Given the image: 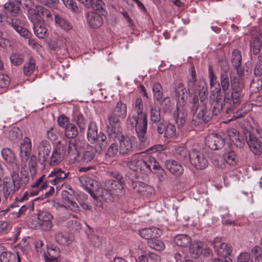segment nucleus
I'll return each mask as SVG.
<instances>
[{"instance_id": "nucleus-60", "label": "nucleus", "mask_w": 262, "mask_h": 262, "mask_svg": "<svg viewBox=\"0 0 262 262\" xmlns=\"http://www.w3.org/2000/svg\"><path fill=\"white\" fill-rule=\"evenodd\" d=\"M58 125L61 127L64 128L70 122L69 118L64 115L60 116L57 119Z\"/></svg>"}, {"instance_id": "nucleus-2", "label": "nucleus", "mask_w": 262, "mask_h": 262, "mask_svg": "<svg viewBox=\"0 0 262 262\" xmlns=\"http://www.w3.org/2000/svg\"><path fill=\"white\" fill-rule=\"evenodd\" d=\"M117 180H108L107 182V184H111V187H107L109 190L102 188H99L96 191V197L101 201H105L107 200H111L112 194H118V192H120L123 189V185L119 181L121 176L119 173H115Z\"/></svg>"}, {"instance_id": "nucleus-45", "label": "nucleus", "mask_w": 262, "mask_h": 262, "mask_svg": "<svg viewBox=\"0 0 262 262\" xmlns=\"http://www.w3.org/2000/svg\"><path fill=\"white\" fill-rule=\"evenodd\" d=\"M154 98L157 101H161L162 98V88L159 83H156L152 86Z\"/></svg>"}, {"instance_id": "nucleus-29", "label": "nucleus", "mask_w": 262, "mask_h": 262, "mask_svg": "<svg viewBox=\"0 0 262 262\" xmlns=\"http://www.w3.org/2000/svg\"><path fill=\"white\" fill-rule=\"evenodd\" d=\"M55 239L57 242L63 246L70 245L74 239L73 235L61 231H59L56 234Z\"/></svg>"}, {"instance_id": "nucleus-30", "label": "nucleus", "mask_w": 262, "mask_h": 262, "mask_svg": "<svg viewBox=\"0 0 262 262\" xmlns=\"http://www.w3.org/2000/svg\"><path fill=\"white\" fill-rule=\"evenodd\" d=\"M51 147L47 141H42L38 147V155L43 162L49 158Z\"/></svg>"}, {"instance_id": "nucleus-32", "label": "nucleus", "mask_w": 262, "mask_h": 262, "mask_svg": "<svg viewBox=\"0 0 262 262\" xmlns=\"http://www.w3.org/2000/svg\"><path fill=\"white\" fill-rule=\"evenodd\" d=\"M68 173L62 171L61 169H54L52 171L48 177H54V179L51 181V183L53 185H55L58 183L61 182L65 178H67Z\"/></svg>"}, {"instance_id": "nucleus-9", "label": "nucleus", "mask_w": 262, "mask_h": 262, "mask_svg": "<svg viewBox=\"0 0 262 262\" xmlns=\"http://www.w3.org/2000/svg\"><path fill=\"white\" fill-rule=\"evenodd\" d=\"M249 136L247 143L250 150L255 155H259L262 151V132L256 130Z\"/></svg>"}, {"instance_id": "nucleus-5", "label": "nucleus", "mask_w": 262, "mask_h": 262, "mask_svg": "<svg viewBox=\"0 0 262 262\" xmlns=\"http://www.w3.org/2000/svg\"><path fill=\"white\" fill-rule=\"evenodd\" d=\"M72 121V122H70L64 128L65 135L68 138H75L78 134V131L75 123L78 126L80 132H84L85 127V120L81 114L75 117Z\"/></svg>"}, {"instance_id": "nucleus-40", "label": "nucleus", "mask_w": 262, "mask_h": 262, "mask_svg": "<svg viewBox=\"0 0 262 262\" xmlns=\"http://www.w3.org/2000/svg\"><path fill=\"white\" fill-rule=\"evenodd\" d=\"M36 70L35 60L31 58L25 63L23 67V72L25 76H29L33 74Z\"/></svg>"}, {"instance_id": "nucleus-38", "label": "nucleus", "mask_w": 262, "mask_h": 262, "mask_svg": "<svg viewBox=\"0 0 262 262\" xmlns=\"http://www.w3.org/2000/svg\"><path fill=\"white\" fill-rule=\"evenodd\" d=\"M112 113L115 114L122 119H124L127 114V107L125 103L120 101L118 102L116 105L115 108Z\"/></svg>"}, {"instance_id": "nucleus-59", "label": "nucleus", "mask_w": 262, "mask_h": 262, "mask_svg": "<svg viewBox=\"0 0 262 262\" xmlns=\"http://www.w3.org/2000/svg\"><path fill=\"white\" fill-rule=\"evenodd\" d=\"M94 157V154L92 150H86L83 152L82 161L84 162L88 163L91 161Z\"/></svg>"}, {"instance_id": "nucleus-63", "label": "nucleus", "mask_w": 262, "mask_h": 262, "mask_svg": "<svg viewBox=\"0 0 262 262\" xmlns=\"http://www.w3.org/2000/svg\"><path fill=\"white\" fill-rule=\"evenodd\" d=\"M72 193V190H70V191L63 190L62 191L61 195L62 198L67 202V203H68L70 202V201L72 200L73 196Z\"/></svg>"}, {"instance_id": "nucleus-35", "label": "nucleus", "mask_w": 262, "mask_h": 262, "mask_svg": "<svg viewBox=\"0 0 262 262\" xmlns=\"http://www.w3.org/2000/svg\"><path fill=\"white\" fill-rule=\"evenodd\" d=\"M203 244L201 242L192 243L189 248L190 253L194 258L199 257L203 253Z\"/></svg>"}, {"instance_id": "nucleus-36", "label": "nucleus", "mask_w": 262, "mask_h": 262, "mask_svg": "<svg viewBox=\"0 0 262 262\" xmlns=\"http://www.w3.org/2000/svg\"><path fill=\"white\" fill-rule=\"evenodd\" d=\"M11 174H15L17 175V178L16 179L15 184L16 185L19 186V188L20 186L26 185L29 180V177L28 173L26 171H21L20 176L18 174V172L13 171V172L11 173Z\"/></svg>"}, {"instance_id": "nucleus-31", "label": "nucleus", "mask_w": 262, "mask_h": 262, "mask_svg": "<svg viewBox=\"0 0 262 262\" xmlns=\"http://www.w3.org/2000/svg\"><path fill=\"white\" fill-rule=\"evenodd\" d=\"M20 1H8L4 5L6 13L15 16L20 11Z\"/></svg>"}, {"instance_id": "nucleus-33", "label": "nucleus", "mask_w": 262, "mask_h": 262, "mask_svg": "<svg viewBox=\"0 0 262 262\" xmlns=\"http://www.w3.org/2000/svg\"><path fill=\"white\" fill-rule=\"evenodd\" d=\"M224 142L226 141L228 143L238 145V142L241 143L237 131L234 128H231L227 131V136L225 137Z\"/></svg>"}, {"instance_id": "nucleus-7", "label": "nucleus", "mask_w": 262, "mask_h": 262, "mask_svg": "<svg viewBox=\"0 0 262 262\" xmlns=\"http://www.w3.org/2000/svg\"><path fill=\"white\" fill-rule=\"evenodd\" d=\"M209 77L210 85L211 86V96L213 99H215L217 102V108L219 111L222 108V95L219 83L217 81V78L214 74L211 67L209 68Z\"/></svg>"}, {"instance_id": "nucleus-11", "label": "nucleus", "mask_w": 262, "mask_h": 262, "mask_svg": "<svg viewBox=\"0 0 262 262\" xmlns=\"http://www.w3.org/2000/svg\"><path fill=\"white\" fill-rule=\"evenodd\" d=\"M189 159L190 163L196 168L203 169L208 165V160L204 154L199 150L193 149L189 152Z\"/></svg>"}, {"instance_id": "nucleus-42", "label": "nucleus", "mask_w": 262, "mask_h": 262, "mask_svg": "<svg viewBox=\"0 0 262 262\" xmlns=\"http://www.w3.org/2000/svg\"><path fill=\"white\" fill-rule=\"evenodd\" d=\"M55 22L56 25L59 26L64 31H68L72 28V25L67 20L59 15H55Z\"/></svg>"}, {"instance_id": "nucleus-1", "label": "nucleus", "mask_w": 262, "mask_h": 262, "mask_svg": "<svg viewBox=\"0 0 262 262\" xmlns=\"http://www.w3.org/2000/svg\"><path fill=\"white\" fill-rule=\"evenodd\" d=\"M134 109L137 115L129 116L127 121L132 125L135 126L139 139L143 142L145 140L144 134L147 130V121L146 115L143 113V101L140 98L136 99Z\"/></svg>"}, {"instance_id": "nucleus-8", "label": "nucleus", "mask_w": 262, "mask_h": 262, "mask_svg": "<svg viewBox=\"0 0 262 262\" xmlns=\"http://www.w3.org/2000/svg\"><path fill=\"white\" fill-rule=\"evenodd\" d=\"M120 117L115 115V114L111 113L107 117L106 122L107 131L110 138H116L118 136L120 131Z\"/></svg>"}, {"instance_id": "nucleus-21", "label": "nucleus", "mask_w": 262, "mask_h": 262, "mask_svg": "<svg viewBox=\"0 0 262 262\" xmlns=\"http://www.w3.org/2000/svg\"><path fill=\"white\" fill-rule=\"evenodd\" d=\"M63 144H59L56 148L53 151L51 157L50 164L51 165L55 166L59 164L62 160L64 156H66V151Z\"/></svg>"}, {"instance_id": "nucleus-23", "label": "nucleus", "mask_w": 262, "mask_h": 262, "mask_svg": "<svg viewBox=\"0 0 262 262\" xmlns=\"http://www.w3.org/2000/svg\"><path fill=\"white\" fill-rule=\"evenodd\" d=\"M165 166L169 172L176 176L181 175L184 172V168L181 164L173 160H166Z\"/></svg>"}, {"instance_id": "nucleus-51", "label": "nucleus", "mask_w": 262, "mask_h": 262, "mask_svg": "<svg viewBox=\"0 0 262 262\" xmlns=\"http://www.w3.org/2000/svg\"><path fill=\"white\" fill-rule=\"evenodd\" d=\"M237 261V262H253V258L250 254L244 252L238 255Z\"/></svg>"}, {"instance_id": "nucleus-16", "label": "nucleus", "mask_w": 262, "mask_h": 262, "mask_svg": "<svg viewBox=\"0 0 262 262\" xmlns=\"http://www.w3.org/2000/svg\"><path fill=\"white\" fill-rule=\"evenodd\" d=\"M2 157L5 163L13 167L14 170L18 171L19 164L16 161L14 152L10 148H5L2 150Z\"/></svg>"}, {"instance_id": "nucleus-37", "label": "nucleus", "mask_w": 262, "mask_h": 262, "mask_svg": "<svg viewBox=\"0 0 262 262\" xmlns=\"http://www.w3.org/2000/svg\"><path fill=\"white\" fill-rule=\"evenodd\" d=\"M59 250L58 248L49 247L48 248L47 253L44 254L43 256L46 262H51L55 260L58 256Z\"/></svg>"}, {"instance_id": "nucleus-46", "label": "nucleus", "mask_w": 262, "mask_h": 262, "mask_svg": "<svg viewBox=\"0 0 262 262\" xmlns=\"http://www.w3.org/2000/svg\"><path fill=\"white\" fill-rule=\"evenodd\" d=\"M150 119L154 122H158L160 119V114L159 108L155 105L150 106Z\"/></svg>"}, {"instance_id": "nucleus-18", "label": "nucleus", "mask_w": 262, "mask_h": 262, "mask_svg": "<svg viewBox=\"0 0 262 262\" xmlns=\"http://www.w3.org/2000/svg\"><path fill=\"white\" fill-rule=\"evenodd\" d=\"M32 150V143L28 137H25L20 145V157L23 162H26L29 158Z\"/></svg>"}, {"instance_id": "nucleus-62", "label": "nucleus", "mask_w": 262, "mask_h": 262, "mask_svg": "<svg viewBox=\"0 0 262 262\" xmlns=\"http://www.w3.org/2000/svg\"><path fill=\"white\" fill-rule=\"evenodd\" d=\"M11 228V226L7 222H3L0 224V233H5Z\"/></svg>"}, {"instance_id": "nucleus-27", "label": "nucleus", "mask_w": 262, "mask_h": 262, "mask_svg": "<svg viewBox=\"0 0 262 262\" xmlns=\"http://www.w3.org/2000/svg\"><path fill=\"white\" fill-rule=\"evenodd\" d=\"M45 175H42L31 185L30 193L31 196L38 194L40 191L46 189L48 187L47 183L44 181Z\"/></svg>"}, {"instance_id": "nucleus-57", "label": "nucleus", "mask_w": 262, "mask_h": 262, "mask_svg": "<svg viewBox=\"0 0 262 262\" xmlns=\"http://www.w3.org/2000/svg\"><path fill=\"white\" fill-rule=\"evenodd\" d=\"M118 151V146L115 143H112L107 149L106 155L109 157H114L117 155Z\"/></svg>"}, {"instance_id": "nucleus-20", "label": "nucleus", "mask_w": 262, "mask_h": 262, "mask_svg": "<svg viewBox=\"0 0 262 262\" xmlns=\"http://www.w3.org/2000/svg\"><path fill=\"white\" fill-rule=\"evenodd\" d=\"M102 14L100 12L90 11L87 14V21L90 27L97 28L101 26L103 22Z\"/></svg>"}, {"instance_id": "nucleus-4", "label": "nucleus", "mask_w": 262, "mask_h": 262, "mask_svg": "<svg viewBox=\"0 0 262 262\" xmlns=\"http://www.w3.org/2000/svg\"><path fill=\"white\" fill-rule=\"evenodd\" d=\"M87 138L90 143H96V148L99 151L104 149L106 145V136L101 133L98 134L97 126L94 122H91L89 125Z\"/></svg>"}, {"instance_id": "nucleus-47", "label": "nucleus", "mask_w": 262, "mask_h": 262, "mask_svg": "<svg viewBox=\"0 0 262 262\" xmlns=\"http://www.w3.org/2000/svg\"><path fill=\"white\" fill-rule=\"evenodd\" d=\"M231 61L234 66L237 68L242 63V55L237 50H234L232 52Z\"/></svg>"}, {"instance_id": "nucleus-64", "label": "nucleus", "mask_w": 262, "mask_h": 262, "mask_svg": "<svg viewBox=\"0 0 262 262\" xmlns=\"http://www.w3.org/2000/svg\"><path fill=\"white\" fill-rule=\"evenodd\" d=\"M159 101L160 102L161 106L165 110L168 109L171 106V101L169 97L162 98L161 100Z\"/></svg>"}, {"instance_id": "nucleus-10", "label": "nucleus", "mask_w": 262, "mask_h": 262, "mask_svg": "<svg viewBox=\"0 0 262 262\" xmlns=\"http://www.w3.org/2000/svg\"><path fill=\"white\" fill-rule=\"evenodd\" d=\"M28 12V17L32 23L41 21L43 17H48L50 15V11L40 5L30 7Z\"/></svg>"}, {"instance_id": "nucleus-61", "label": "nucleus", "mask_w": 262, "mask_h": 262, "mask_svg": "<svg viewBox=\"0 0 262 262\" xmlns=\"http://www.w3.org/2000/svg\"><path fill=\"white\" fill-rule=\"evenodd\" d=\"M174 258L177 262H193L189 259L186 257L185 254L177 253L174 255Z\"/></svg>"}, {"instance_id": "nucleus-19", "label": "nucleus", "mask_w": 262, "mask_h": 262, "mask_svg": "<svg viewBox=\"0 0 262 262\" xmlns=\"http://www.w3.org/2000/svg\"><path fill=\"white\" fill-rule=\"evenodd\" d=\"M174 98L177 101V105L184 106L187 99V93L186 88L182 83H179L176 88Z\"/></svg>"}, {"instance_id": "nucleus-44", "label": "nucleus", "mask_w": 262, "mask_h": 262, "mask_svg": "<svg viewBox=\"0 0 262 262\" xmlns=\"http://www.w3.org/2000/svg\"><path fill=\"white\" fill-rule=\"evenodd\" d=\"M79 181L81 186L89 191L91 189V187L93 186L94 183V181L91 178L85 176L80 177Z\"/></svg>"}, {"instance_id": "nucleus-12", "label": "nucleus", "mask_w": 262, "mask_h": 262, "mask_svg": "<svg viewBox=\"0 0 262 262\" xmlns=\"http://www.w3.org/2000/svg\"><path fill=\"white\" fill-rule=\"evenodd\" d=\"M149 164L146 163V158H144L142 154L134 155L128 163V166L130 169L144 172L146 168H149Z\"/></svg>"}, {"instance_id": "nucleus-52", "label": "nucleus", "mask_w": 262, "mask_h": 262, "mask_svg": "<svg viewBox=\"0 0 262 262\" xmlns=\"http://www.w3.org/2000/svg\"><path fill=\"white\" fill-rule=\"evenodd\" d=\"M221 85L223 89V90L224 92L227 91L230 86V83L227 74H222L221 76ZM226 93L225 92V94Z\"/></svg>"}, {"instance_id": "nucleus-43", "label": "nucleus", "mask_w": 262, "mask_h": 262, "mask_svg": "<svg viewBox=\"0 0 262 262\" xmlns=\"http://www.w3.org/2000/svg\"><path fill=\"white\" fill-rule=\"evenodd\" d=\"M148 245L151 248L157 251H162L165 248L164 243L156 238L148 241Z\"/></svg>"}, {"instance_id": "nucleus-55", "label": "nucleus", "mask_w": 262, "mask_h": 262, "mask_svg": "<svg viewBox=\"0 0 262 262\" xmlns=\"http://www.w3.org/2000/svg\"><path fill=\"white\" fill-rule=\"evenodd\" d=\"M67 226L69 228L75 230H78L81 228L80 222L76 219L69 221L67 223Z\"/></svg>"}, {"instance_id": "nucleus-54", "label": "nucleus", "mask_w": 262, "mask_h": 262, "mask_svg": "<svg viewBox=\"0 0 262 262\" xmlns=\"http://www.w3.org/2000/svg\"><path fill=\"white\" fill-rule=\"evenodd\" d=\"M10 83L9 77L4 74H0V87L1 88H7Z\"/></svg>"}, {"instance_id": "nucleus-50", "label": "nucleus", "mask_w": 262, "mask_h": 262, "mask_svg": "<svg viewBox=\"0 0 262 262\" xmlns=\"http://www.w3.org/2000/svg\"><path fill=\"white\" fill-rule=\"evenodd\" d=\"M135 187L137 188V190L139 192L143 194H144L145 192H146L147 191H149V190L151 189L150 186L141 182L136 183Z\"/></svg>"}, {"instance_id": "nucleus-24", "label": "nucleus", "mask_w": 262, "mask_h": 262, "mask_svg": "<svg viewBox=\"0 0 262 262\" xmlns=\"http://www.w3.org/2000/svg\"><path fill=\"white\" fill-rule=\"evenodd\" d=\"M157 130L160 134L164 133V137L167 139L174 137L176 133V127L171 123L160 124L158 126Z\"/></svg>"}, {"instance_id": "nucleus-25", "label": "nucleus", "mask_w": 262, "mask_h": 262, "mask_svg": "<svg viewBox=\"0 0 262 262\" xmlns=\"http://www.w3.org/2000/svg\"><path fill=\"white\" fill-rule=\"evenodd\" d=\"M146 163L149 164V168H147L145 169L144 172L150 171L151 167L152 166L155 174H156L159 178L163 177L164 171L154 157L150 156H147L146 157Z\"/></svg>"}, {"instance_id": "nucleus-49", "label": "nucleus", "mask_w": 262, "mask_h": 262, "mask_svg": "<svg viewBox=\"0 0 262 262\" xmlns=\"http://www.w3.org/2000/svg\"><path fill=\"white\" fill-rule=\"evenodd\" d=\"M22 136V132L18 127H13L9 132V138L12 141L19 139Z\"/></svg>"}, {"instance_id": "nucleus-53", "label": "nucleus", "mask_w": 262, "mask_h": 262, "mask_svg": "<svg viewBox=\"0 0 262 262\" xmlns=\"http://www.w3.org/2000/svg\"><path fill=\"white\" fill-rule=\"evenodd\" d=\"M47 136L48 138L50 140L56 141L59 136V133L56 128L51 127L50 129L47 131Z\"/></svg>"}, {"instance_id": "nucleus-34", "label": "nucleus", "mask_w": 262, "mask_h": 262, "mask_svg": "<svg viewBox=\"0 0 262 262\" xmlns=\"http://www.w3.org/2000/svg\"><path fill=\"white\" fill-rule=\"evenodd\" d=\"M83 3L88 8L92 9L91 11L100 12L103 15V1H83Z\"/></svg>"}, {"instance_id": "nucleus-39", "label": "nucleus", "mask_w": 262, "mask_h": 262, "mask_svg": "<svg viewBox=\"0 0 262 262\" xmlns=\"http://www.w3.org/2000/svg\"><path fill=\"white\" fill-rule=\"evenodd\" d=\"M191 241V238L186 234H181L176 235L174 238V242L180 247H186Z\"/></svg>"}, {"instance_id": "nucleus-14", "label": "nucleus", "mask_w": 262, "mask_h": 262, "mask_svg": "<svg viewBox=\"0 0 262 262\" xmlns=\"http://www.w3.org/2000/svg\"><path fill=\"white\" fill-rule=\"evenodd\" d=\"M115 141L119 142V152L125 154L130 151L133 147L134 138L128 136H124L119 133L116 138H112Z\"/></svg>"}, {"instance_id": "nucleus-56", "label": "nucleus", "mask_w": 262, "mask_h": 262, "mask_svg": "<svg viewBox=\"0 0 262 262\" xmlns=\"http://www.w3.org/2000/svg\"><path fill=\"white\" fill-rule=\"evenodd\" d=\"M10 59L12 64L18 66L23 61V58L21 55L13 54L10 57Z\"/></svg>"}, {"instance_id": "nucleus-6", "label": "nucleus", "mask_w": 262, "mask_h": 262, "mask_svg": "<svg viewBox=\"0 0 262 262\" xmlns=\"http://www.w3.org/2000/svg\"><path fill=\"white\" fill-rule=\"evenodd\" d=\"M8 25L17 32L20 36L26 38H29L31 33L29 31L22 26L21 20L17 18H11L0 14V23Z\"/></svg>"}, {"instance_id": "nucleus-15", "label": "nucleus", "mask_w": 262, "mask_h": 262, "mask_svg": "<svg viewBox=\"0 0 262 262\" xmlns=\"http://www.w3.org/2000/svg\"><path fill=\"white\" fill-rule=\"evenodd\" d=\"M40 228L44 231L50 230L52 227L51 222L53 216L48 211L45 210H39L37 214Z\"/></svg>"}, {"instance_id": "nucleus-22", "label": "nucleus", "mask_w": 262, "mask_h": 262, "mask_svg": "<svg viewBox=\"0 0 262 262\" xmlns=\"http://www.w3.org/2000/svg\"><path fill=\"white\" fill-rule=\"evenodd\" d=\"M66 148H64L66 151V156H67L71 162H74L77 161L79 156V151L76 143L75 141H70L68 146L66 145Z\"/></svg>"}, {"instance_id": "nucleus-17", "label": "nucleus", "mask_w": 262, "mask_h": 262, "mask_svg": "<svg viewBox=\"0 0 262 262\" xmlns=\"http://www.w3.org/2000/svg\"><path fill=\"white\" fill-rule=\"evenodd\" d=\"M205 144L211 149L217 150L223 147L224 140L219 135L212 134L205 138Z\"/></svg>"}, {"instance_id": "nucleus-48", "label": "nucleus", "mask_w": 262, "mask_h": 262, "mask_svg": "<svg viewBox=\"0 0 262 262\" xmlns=\"http://www.w3.org/2000/svg\"><path fill=\"white\" fill-rule=\"evenodd\" d=\"M224 157L229 165H233L236 163V156L233 150H229L225 152Z\"/></svg>"}, {"instance_id": "nucleus-3", "label": "nucleus", "mask_w": 262, "mask_h": 262, "mask_svg": "<svg viewBox=\"0 0 262 262\" xmlns=\"http://www.w3.org/2000/svg\"><path fill=\"white\" fill-rule=\"evenodd\" d=\"M231 84L233 88V91L234 92H233L231 95L227 93H225L224 95V102L230 105L227 109L226 112L227 113L233 112L241 102V98L238 90V86L239 85L238 78H232Z\"/></svg>"}, {"instance_id": "nucleus-58", "label": "nucleus", "mask_w": 262, "mask_h": 262, "mask_svg": "<svg viewBox=\"0 0 262 262\" xmlns=\"http://www.w3.org/2000/svg\"><path fill=\"white\" fill-rule=\"evenodd\" d=\"M64 5L73 12L78 11V6L75 1H62Z\"/></svg>"}, {"instance_id": "nucleus-41", "label": "nucleus", "mask_w": 262, "mask_h": 262, "mask_svg": "<svg viewBox=\"0 0 262 262\" xmlns=\"http://www.w3.org/2000/svg\"><path fill=\"white\" fill-rule=\"evenodd\" d=\"M1 257L3 262H19V259L17 253L9 251L3 252L1 253Z\"/></svg>"}, {"instance_id": "nucleus-26", "label": "nucleus", "mask_w": 262, "mask_h": 262, "mask_svg": "<svg viewBox=\"0 0 262 262\" xmlns=\"http://www.w3.org/2000/svg\"><path fill=\"white\" fill-rule=\"evenodd\" d=\"M139 233L142 237L149 241L160 236L162 233V231L157 227H153L142 229L139 231Z\"/></svg>"}, {"instance_id": "nucleus-13", "label": "nucleus", "mask_w": 262, "mask_h": 262, "mask_svg": "<svg viewBox=\"0 0 262 262\" xmlns=\"http://www.w3.org/2000/svg\"><path fill=\"white\" fill-rule=\"evenodd\" d=\"M215 253L219 256L227 258L232 252L231 246L227 243H223L221 238H214L212 243Z\"/></svg>"}, {"instance_id": "nucleus-28", "label": "nucleus", "mask_w": 262, "mask_h": 262, "mask_svg": "<svg viewBox=\"0 0 262 262\" xmlns=\"http://www.w3.org/2000/svg\"><path fill=\"white\" fill-rule=\"evenodd\" d=\"M33 30L36 36L40 38L46 37L48 35V30L47 25L41 21L34 23Z\"/></svg>"}]
</instances>
